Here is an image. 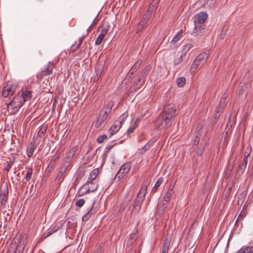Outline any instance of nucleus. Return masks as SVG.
Wrapping results in <instances>:
<instances>
[{
    "label": "nucleus",
    "mask_w": 253,
    "mask_h": 253,
    "mask_svg": "<svg viewBox=\"0 0 253 253\" xmlns=\"http://www.w3.org/2000/svg\"><path fill=\"white\" fill-rule=\"evenodd\" d=\"M16 90V85L13 84L11 82H8L6 85L4 86L2 90V95L4 97H9L11 98L10 101L7 103V108L8 112L11 114H16V102L15 98L16 95L14 94Z\"/></svg>",
    "instance_id": "obj_1"
},
{
    "label": "nucleus",
    "mask_w": 253,
    "mask_h": 253,
    "mask_svg": "<svg viewBox=\"0 0 253 253\" xmlns=\"http://www.w3.org/2000/svg\"><path fill=\"white\" fill-rule=\"evenodd\" d=\"M173 122L169 117H166L161 113L159 115L158 119L156 122V126L157 129H162L170 127Z\"/></svg>",
    "instance_id": "obj_2"
},
{
    "label": "nucleus",
    "mask_w": 253,
    "mask_h": 253,
    "mask_svg": "<svg viewBox=\"0 0 253 253\" xmlns=\"http://www.w3.org/2000/svg\"><path fill=\"white\" fill-rule=\"evenodd\" d=\"M127 115L125 114H123L120 116L118 120L115 121L113 125L109 129V133H110V137L116 133L121 128L124 122L126 119Z\"/></svg>",
    "instance_id": "obj_3"
},
{
    "label": "nucleus",
    "mask_w": 253,
    "mask_h": 253,
    "mask_svg": "<svg viewBox=\"0 0 253 253\" xmlns=\"http://www.w3.org/2000/svg\"><path fill=\"white\" fill-rule=\"evenodd\" d=\"M161 113L166 117H169L170 120L174 122V118L177 115L176 107L173 103L169 104L164 107L163 111Z\"/></svg>",
    "instance_id": "obj_4"
},
{
    "label": "nucleus",
    "mask_w": 253,
    "mask_h": 253,
    "mask_svg": "<svg viewBox=\"0 0 253 253\" xmlns=\"http://www.w3.org/2000/svg\"><path fill=\"white\" fill-rule=\"evenodd\" d=\"M32 97V92L27 89H22L18 93V107L20 108L23 104L27 101H29Z\"/></svg>",
    "instance_id": "obj_5"
},
{
    "label": "nucleus",
    "mask_w": 253,
    "mask_h": 253,
    "mask_svg": "<svg viewBox=\"0 0 253 253\" xmlns=\"http://www.w3.org/2000/svg\"><path fill=\"white\" fill-rule=\"evenodd\" d=\"M113 106V102L110 101L104 106L103 109L99 112L98 118L106 121L108 115L112 111V107Z\"/></svg>",
    "instance_id": "obj_6"
},
{
    "label": "nucleus",
    "mask_w": 253,
    "mask_h": 253,
    "mask_svg": "<svg viewBox=\"0 0 253 253\" xmlns=\"http://www.w3.org/2000/svg\"><path fill=\"white\" fill-rule=\"evenodd\" d=\"M90 184L88 183H85L83 186H82L78 190L77 192V196L78 197L83 196L89 192H95L97 188V184H94L93 187H90Z\"/></svg>",
    "instance_id": "obj_7"
},
{
    "label": "nucleus",
    "mask_w": 253,
    "mask_h": 253,
    "mask_svg": "<svg viewBox=\"0 0 253 253\" xmlns=\"http://www.w3.org/2000/svg\"><path fill=\"white\" fill-rule=\"evenodd\" d=\"M131 168V164L126 163L124 164L120 168L116 174V178L119 180L122 179L127 173L129 172Z\"/></svg>",
    "instance_id": "obj_8"
},
{
    "label": "nucleus",
    "mask_w": 253,
    "mask_h": 253,
    "mask_svg": "<svg viewBox=\"0 0 253 253\" xmlns=\"http://www.w3.org/2000/svg\"><path fill=\"white\" fill-rule=\"evenodd\" d=\"M0 198L1 199V207L4 206L7 201V195L8 191L7 184H2L0 188Z\"/></svg>",
    "instance_id": "obj_9"
},
{
    "label": "nucleus",
    "mask_w": 253,
    "mask_h": 253,
    "mask_svg": "<svg viewBox=\"0 0 253 253\" xmlns=\"http://www.w3.org/2000/svg\"><path fill=\"white\" fill-rule=\"evenodd\" d=\"M226 105V97H222L220 100L219 103L216 108L214 119L217 120L219 117L223 108Z\"/></svg>",
    "instance_id": "obj_10"
},
{
    "label": "nucleus",
    "mask_w": 253,
    "mask_h": 253,
    "mask_svg": "<svg viewBox=\"0 0 253 253\" xmlns=\"http://www.w3.org/2000/svg\"><path fill=\"white\" fill-rule=\"evenodd\" d=\"M147 186L144 185L141 187V188L135 201L136 203L142 205L145 199V195L147 192Z\"/></svg>",
    "instance_id": "obj_11"
},
{
    "label": "nucleus",
    "mask_w": 253,
    "mask_h": 253,
    "mask_svg": "<svg viewBox=\"0 0 253 253\" xmlns=\"http://www.w3.org/2000/svg\"><path fill=\"white\" fill-rule=\"evenodd\" d=\"M208 58V53L206 52H203L199 54L195 59V62H197L200 64L203 65L207 60Z\"/></svg>",
    "instance_id": "obj_12"
},
{
    "label": "nucleus",
    "mask_w": 253,
    "mask_h": 253,
    "mask_svg": "<svg viewBox=\"0 0 253 253\" xmlns=\"http://www.w3.org/2000/svg\"><path fill=\"white\" fill-rule=\"evenodd\" d=\"M108 32V29L102 28L100 34L99 35L95 41V45H99L102 42Z\"/></svg>",
    "instance_id": "obj_13"
},
{
    "label": "nucleus",
    "mask_w": 253,
    "mask_h": 253,
    "mask_svg": "<svg viewBox=\"0 0 253 253\" xmlns=\"http://www.w3.org/2000/svg\"><path fill=\"white\" fill-rule=\"evenodd\" d=\"M237 115V112L236 110H233L230 115L229 116L227 126L232 127L235 124L236 122V117Z\"/></svg>",
    "instance_id": "obj_14"
},
{
    "label": "nucleus",
    "mask_w": 253,
    "mask_h": 253,
    "mask_svg": "<svg viewBox=\"0 0 253 253\" xmlns=\"http://www.w3.org/2000/svg\"><path fill=\"white\" fill-rule=\"evenodd\" d=\"M99 173V169H94L90 173L89 177H88L86 183L91 185L96 184L93 182V180H94L96 177Z\"/></svg>",
    "instance_id": "obj_15"
},
{
    "label": "nucleus",
    "mask_w": 253,
    "mask_h": 253,
    "mask_svg": "<svg viewBox=\"0 0 253 253\" xmlns=\"http://www.w3.org/2000/svg\"><path fill=\"white\" fill-rule=\"evenodd\" d=\"M208 17V15L205 12H201L197 15L196 22L198 24H203ZM196 21V20L195 21Z\"/></svg>",
    "instance_id": "obj_16"
},
{
    "label": "nucleus",
    "mask_w": 253,
    "mask_h": 253,
    "mask_svg": "<svg viewBox=\"0 0 253 253\" xmlns=\"http://www.w3.org/2000/svg\"><path fill=\"white\" fill-rule=\"evenodd\" d=\"M156 140L155 138H152L150 140L147 144L144 146L141 149H140V153L142 154L148 150H149L150 148L153 145V144L155 143Z\"/></svg>",
    "instance_id": "obj_17"
},
{
    "label": "nucleus",
    "mask_w": 253,
    "mask_h": 253,
    "mask_svg": "<svg viewBox=\"0 0 253 253\" xmlns=\"http://www.w3.org/2000/svg\"><path fill=\"white\" fill-rule=\"evenodd\" d=\"M250 155L249 153L245 154V156L243 162L242 164L240 165L239 167L238 171L240 172L241 173L244 172L248 163V157Z\"/></svg>",
    "instance_id": "obj_18"
},
{
    "label": "nucleus",
    "mask_w": 253,
    "mask_h": 253,
    "mask_svg": "<svg viewBox=\"0 0 253 253\" xmlns=\"http://www.w3.org/2000/svg\"><path fill=\"white\" fill-rule=\"evenodd\" d=\"M95 203L94 201L92 205V207L90 209V210L87 211V212L83 216L82 218V220L83 221H87L91 217L92 214L96 212V211L93 209V205Z\"/></svg>",
    "instance_id": "obj_19"
},
{
    "label": "nucleus",
    "mask_w": 253,
    "mask_h": 253,
    "mask_svg": "<svg viewBox=\"0 0 253 253\" xmlns=\"http://www.w3.org/2000/svg\"><path fill=\"white\" fill-rule=\"evenodd\" d=\"M236 253H253V247L244 246Z\"/></svg>",
    "instance_id": "obj_20"
},
{
    "label": "nucleus",
    "mask_w": 253,
    "mask_h": 253,
    "mask_svg": "<svg viewBox=\"0 0 253 253\" xmlns=\"http://www.w3.org/2000/svg\"><path fill=\"white\" fill-rule=\"evenodd\" d=\"M54 67V63L51 62L46 65L45 69L43 70L44 73V75H50L52 73V70Z\"/></svg>",
    "instance_id": "obj_21"
},
{
    "label": "nucleus",
    "mask_w": 253,
    "mask_h": 253,
    "mask_svg": "<svg viewBox=\"0 0 253 253\" xmlns=\"http://www.w3.org/2000/svg\"><path fill=\"white\" fill-rule=\"evenodd\" d=\"M170 244V241L169 239H166L164 242L163 246L162 249V253H168Z\"/></svg>",
    "instance_id": "obj_22"
},
{
    "label": "nucleus",
    "mask_w": 253,
    "mask_h": 253,
    "mask_svg": "<svg viewBox=\"0 0 253 253\" xmlns=\"http://www.w3.org/2000/svg\"><path fill=\"white\" fill-rule=\"evenodd\" d=\"M246 208H245V206H244L243 207V208L242 210V211H241L237 219L236 220V222H235V226H237V224H238V222H239V221L240 220H242L245 217V216H246Z\"/></svg>",
    "instance_id": "obj_23"
},
{
    "label": "nucleus",
    "mask_w": 253,
    "mask_h": 253,
    "mask_svg": "<svg viewBox=\"0 0 253 253\" xmlns=\"http://www.w3.org/2000/svg\"><path fill=\"white\" fill-rule=\"evenodd\" d=\"M183 33L182 30H180L178 32V33L174 37L170 44H171V46L172 44H175L177 42H178L181 38L182 37V34Z\"/></svg>",
    "instance_id": "obj_24"
},
{
    "label": "nucleus",
    "mask_w": 253,
    "mask_h": 253,
    "mask_svg": "<svg viewBox=\"0 0 253 253\" xmlns=\"http://www.w3.org/2000/svg\"><path fill=\"white\" fill-rule=\"evenodd\" d=\"M36 148V147L33 143H30V144L28 146V147L27 148V154L29 157H31L33 155Z\"/></svg>",
    "instance_id": "obj_25"
},
{
    "label": "nucleus",
    "mask_w": 253,
    "mask_h": 253,
    "mask_svg": "<svg viewBox=\"0 0 253 253\" xmlns=\"http://www.w3.org/2000/svg\"><path fill=\"white\" fill-rule=\"evenodd\" d=\"M141 205L140 204L136 203L135 201L133 205V208L131 210V213H134V214H136L139 211L141 210Z\"/></svg>",
    "instance_id": "obj_26"
},
{
    "label": "nucleus",
    "mask_w": 253,
    "mask_h": 253,
    "mask_svg": "<svg viewBox=\"0 0 253 253\" xmlns=\"http://www.w3.org/2000/svg\"><path fill=\"white\" fill-rule=\"evenodd\" d=\"M14 239L15 238H13L12 239L11 244L6 253H16V241Z\"/></svg>",
    "instance_id": "obj_27"
},
{
    "label": "nucleus",
    "mask_w": 253,
    "mask_h": 253,
    "mask_svg": "<svg viewBox=\"0 0 253 253\" xmlns=\"http://www.w3.org/2000/svg\"><path fill=\"white\" fill-rule=\"evenodd\" d=\"M205 30L203 24H198L196 21H195V31L197 34L202 32Z\"/></svg>",
    "instance_id": "obj_28"
},
{
    "label": "nucleus",
    "mask_w": 253,
    "mask_h": 253,
    "mask_svg": "<svg viewBox=\"0 0 253 253\" xmlns=\"http://www.w3.org/2000/svg\"><path fill=\"white\" fill-rule=\"evenodd\" d=\"M193 45L191 43H187L183 46L181 54L186 56V54L187 51L192 48Z\"/></svg>",
    "instance_id": "obj_29"
},
{
    "label": "nucleus",
    "mask_w": 253,
    "mask_h": 253,
    "mask_svg": "<svg viewBox=\"0 0 253 253\" xmlns=\"http://www.w3.org/2000/svg\"><path fill=\"white\" fill-rule=\"evenodd\" d=\"M151 11L148 9L141 21L142 22V23L146 24L151 17Z\"/></svg>",
    "instance_id": "obj_30"
},
{
    "label": "nucleus",
    "mask_w": 253,
    "mask_h": 253,
    "mask_svg": "<svg viewBox=\"0 0 253 253\" xmlns=\"http://www.w3.org/2000/svg\"><path fill=\"white\" fill-rule=\"evenodd\" d=\"M78 150V146H74L73 147H72L69 151V152H68L67 153V158L68 159H71L72 158L76 151H77Z\"/></svg>",
    "instance_id": "obj_31"
},
{
    "label": "nucleus",
    "mask_w": 253,
    "mask_h": 253,
    "mask_svg": "<svg viewBox=\"0 0 253 253\" xmlns=\"http://www.w3.org/2000/svg\"><path fill=\"white\" fill-rule=\"evenodd\" d=\"M173 193V189L169 187L168 191H167L165 195L163 201H164V202L166 203L168 202Z\"/></svg>",
    "instance_id": "obj_32"
},
{
    "label": "nucleus",
    "mask_w": 253,
    "mask_h": 253,
    "mask_svg": "<svg viewBox=\"0 0 253 253\" xmlns=\"http://www.w3.org/2000/svg\"><path fill=\"white\" fill-rule=\"evenodd\" d=\"M59 229V226L55 225L51 228L47 232V235L45 237H47L51 235L54 233L57 232Z\"/></svg>",
    "instance_id": "obj_33"
},
{
    "label": "nucleus",
    "mask_w": 253,
    "mask_h": 253,
    "mask_svg": "<svg viewBox=\"0 0 253 253\" xmlns=\"http://www.w3.org/2000/svg\"><path fill=\"white\" fill-rule=\"evenodd\" d=\"M186 82V79L184 77L179 78L176 80V84L178 87H183Z\"/></svg>",
    "instance_id": "obj_34"
},
{
    "label": "nucleus",
    "mask_w": 253,
    "mask_h": 253,
    "mask_svg": "<svg viewBox=\"0 0 253 253\" xmlns=\"http://www.w3.org/2000/svg\"><path fill=\"white\" fill-rule=\"evenodd\" d=\"M137 121L138 120L137 119L135 121V122L128 128L127 130L128 134L132 133L134 131V129L136 128V127L137 126Z\"/></svg>",
    "instance_id": "obj_35"
},
{
    "label": "nucleus",
    "mask_w": 253,
    "mask_h": 253,
    "mask_svg": "<svg viewBox=\"0 0 253 253\" xmlns=\"http://www.w3.org/2000/svg\"><path fill=\"white\" fill-rule=\"evenodd\" d=\"M105 121L97 118V120L94 123V126L96 128H100L101 127L102 125L104 123Z\"/></svg>",
    "instance_id": "obj_36"
},
{
    "label": "nucleus",
    "mask_w": 253,
    "mask_h": 253,
    "mask_svg": "<svg viewBox=\"0 0 253 253\" xmlns=\"http://www.w3.org/2000/svg\"><path fill=\"white\" fill-rule=\"evenodd\" d=\"M185 56L181 54L179 57L176 58L173 61V65L174 66H177L180 64H181L183 61V58H185Z\"/></svg>",
    "instance_id": "obj_37"
},
{
    "label": "nucleus",
    "mask_w": 253,
    "mask_h": 253,
    "mask_svg": "<svg viewBox=\"0 0 253 253\" xmlns=\"http://www.w3.org/2000/svg\"><path fill=\"white\" fill-rule=\"evenodd\" d=\"M128 205V202L127 201L123 202L120 206L119 211L122 212L124 211Z\"/></svg>",
    "instance_id": "obj_38"
},
{
    "label": "nucleus",
    "mask_w": 253,
    "mask_h": 253,
    "mask_svg": "<svg viewBox=\"0 0 253 253\" xmlns=\"http://www.w3.org/2000/svg\"><path fill=\"white\" fill-rule=\"evenodd\" d=\"M199 66H203L202 65L200 64L198 62H195V59L193 61L191 67V72H194L196 70V69Z\"/></svg>",
    "instance_id": "obj_39"
},
{
    "label": "nucleus",
    "mask_w": 253,
    "mask_h": 253,
    "mask_svg": "<svg viewBox=\"0 0 253 253\" xmlns=\"http://www.w3.org/2000/svg\"><path fill=\"white\" fill-rule=\"evenodd\" d=\"M107 138H108V136L107 135L103 134V135L98 136L97 138L96 141L98 143L101 144V143H103V141L105 140H106Z\"/></svg>",
    "instance_id": "obj_40"
},
{
    "label": "nucleus",
    "mask_w": 253,
    "mask_h": 253,
    "mask_svg": "<svg viewBox=\"0 0 253 253\" xmlns=\"http://www.w3.org/2000/svg\"><path fill=\"white\" fill-rule=\"evenodd\" d=\"M163 181V179L162 177H160L158 179L156 182L155 183V185L154 186L153 189H157L162 183Z\"/></svg>",
    "instance_id": "obj_41"
},
{
    "label": "nucleus",
    "mask_w": 253,
    "mask_h": 253,
    "mask_svg": "<svg viewBox=\"0 0 253 253\" xmlns=\"http://www.w3.org/2000/svg\"><path fill=\"white\" fill-rule=\"evenodd\" d=\"M46 129L43 127L40 128L38 132V134H37L38 136L40 137H43L44 135V134L46 132Z\"/></svg>",
    "instance_id": "obj_42"
},
{
    "label": "nucleus",
    "mask_w": 253,
    "mask_h": 253,
    "mask_svg": "<svg viewBox=\"0 0 253 253\" xmlns=\"http://www.w3.org/2000/svg\"><path fill=\"white\" fill-rule=\"evenodd\" d=\"M80 46V43H77V42H75L74 44H73L71 48V51L72 52H75Z\"/></svg>",
    "instance_id": "obj_43"
},
{
    "label": "nucleus",
    "mask_w": 253,
    "mask_h": 253,
    "mask_svg": "<svg viewBox=\"0 0 253 253\" xmlns=\"http://www.w3.org/2000/svg\"><path fill=\"white\" fill-rule=\"evenodd\" d=\"M32 173V169H29L26 175V179L27 181H29L31 179Z\"/></svg>",
    "instance_id": "obj_44"
},
{
    "label": "nucleus",
    "mask_w": 253,
    "mask_h": 253,
    "mask_svg": "<svg viewBox=\"0 0 253 253\" xmlns=\"http://www.w3.org/2000/svg\"><path fill=\"white\" fill-rule=\"evenodd\" d=\"M84 204V200L83 199L77 200L76 202V206L78 207H82Z\"/></svg>",
    "instance_id": "obj_45"
},
{
    "label": "nucleus",
    "mask_w": 253,
    "mask_h": 253,
    "mask_svg": "<svg viewBox=\"0 0 253 253\" xmlns=\"http://www.w3.org/2000/svg\"><path fill=\"white\" fill-rule=\"evenodd\" d=\"M246 89V87L243 85L241 86L238 90L239 95H242L245 92Z\"/></svg>",
    "instance_id": "obj_46"
},
{
    "label": "nucleus",
    "mask_w": 253,
    "mask_h": 253,
    "mask_svg": "<svg viewBox=\"0 0 253 253\" xmlns=\"http://www.w3.org/2000/svg\"><path fill=\"white\" fill-rule=\"evenodd\" d=\"M146 24L142 23V22L140 21L137 27V32L140 31L144 27Z\"/></svg>",
    "instance_id": "obj_47"
},
{
    "label": "nucleus",
    "mask_w": 253,
    "mask_h": 253,
    "mask_svg": "<svg viewBox=\"0 0 253 253\" xmlns=\"http://www.w3.org/2000/svg\"><path fill=\"white\" fill-rule=\"evenodd\" d=\"M206 4L209 6H212L214 5L216 0H206Z\"/></svg>",
    "instance_id": "obj_48"
},
{
    "label": "nucleus",
    "mask_w": 253,
    "mask_h": 253,
    "mask_svg": "<svg viewBox=\"0 0 253 253\" xmlns=\"http://www.w3.org/2000/svg\"><path fill=\"white\" fill-rule=\"evenodd\" d=\"M44 76H45L44 73L43 72V71L42 70L41 72L37 74V77L38 78V79L42 80Z\"/></svg>",
    "instance_id": "obj_49"
},
{
    "label": "nucleus",
    "mask_w": 253,
    "mask_h": 253,
    "mask_svg": "<svg viewBox=\"0 0 253 253\" xmlns=\"http://www.w3.org/2000/svg\"><path fill=\"white\" fill-rule=\"evenodd\" d=\"M133 240H134L133 237H132V236L130 235V238L126 244V246H129V247L131 246V245L133 244Z\"/></svg>",
    "instance_id": "obj_50"
},
{
    "label": "nucleus",
    "mask_w": 253,
    "mask_h": 253,
    "mask_svg": "<svg viewBox=\"0 0 253 253\" xmlns=\"http://www.w3.org/2000/svg\"><path fill=\"white\" fill-rule=\"evenodd\" d=\"M13 163H14L13 161H12V162L10 161L7 164V167L6 168V170L7 171H8L9 170V169L11 168V166H12V164H13Z\"/></svg>",
    "instance_id": "obj_51"
},
{
    "label": "nucleus",
    "mask_w": 253,
    "mask_h": 253,
    "mask_svg": "<svg viewBox=\"0 0 253 253\" xmlns=\"http://www.w3.org/2000/svg\"><path fill=\"white\" fill-rule=\"evenodd\" d=\"M140 64H138L137 63H136L135 64L133 65V66L132 67V70H133L134 71H135L138 69V68L139 67Z\"/></svg>",
    "instance_id": "obj_52"
},
{
    "label": "nucleus",
    "mask_w": 253,
    "mask_h": 253,
    "mask_svg": "<svg viewBox=\"0 0 253 253\" xmlns=\"http://www.w3.org/2000/svg\"><path fill=\"white\" fill-rule=\"evenodd\" d=\"M84 38V36H83V37L80 38L79 39V43H80V45H81V44H82V42L83 41Z\"/></svg>",
    "instance_id": "obj_53"
},
{
    "label": "nucleus",
    "mask_w": 253,
    "mask_h": 253,
    "mask_svg": "<svg viewBox=\"0 0 253 253\" xmlns=\"http://www.w3.org/2000/svg\"><path fill=\"white\" fill-rule=\"evenodd\" d=\"M167 203H166V202H164V203H163V204H162V208H163V210L166 208V204H167Z\"/></svg>",
    "instance_id": "obj_54"
},
{
    "label": "nucleus",
    "mask_w": 253,
    "mask_h": 253,
    "mask_svg": "<svg viewBox=\"0 0 253 253\" xmlns=\"http://www.w3.org/2000/svg\"><path fill=\"white\" fill-rule=\"evenodd\" d=\"M92 24H91V25L89 27V28H88V29H87V31H88V32H89V31H90L91 30V28H92Z\"/></svg>",
    "instance_id": "obj_55"
},
{
    "label": "nucleus",
    "mask_w": 253,
    "mask_h": 253,
    "mask_svg": "<svg viewBox=\"0 0 253 253\" xmlns=\"http://www.w3.org/2000/svg\"><path fill=\"white\" fill-rule=\"evenodd\" d=\"M59 155H58L57 156L56 158L54 160V162H55L57 159H59Z\"/></svg>",
    "instance_id": "obj_56"
},
{
    "label": "nucleus",
    "mask_w": 253,
    "mask_h": 253,
    "mask_svg": "<svg viewBox=\"0 0 253 253\" xmlns=\"http://www.w3.org/2000/svg\"><path fill=\"white\" fill-rule=\"evenodd\" d=\"M97 79H98V77L97 76L96 77V78H94V79H93L94 82H95L96 80H97Z\"/></svg>",
    "instance_id": "obj_57"
},
{
    "label": "nucleus",
    "mask_w": 253,
    "mask_h": 253,
    "mask_svg": "<svg viewBox=\"0 0 253 253\" xmlns=\"http://www.w3.org/2000/svg\"><path fill=\"white\" fill-rule=\"evenodd\" d=\"M89 185H90V187H93V185H91V184H90Z\"/></svg>",
    "instance_id": "obj_58"
},
{
    "label": "nucleus",
    "mask_w": 253,
    "mask_h": 253,
    "mask_svg": "<svg viewBox=\"0 0 253 253\" xmlns=\"http://www.w3.org/2000/svg\"><path fill=\"white\" fill-rule=\"evenodd\" d=\"M147 68H148V69H146V71L149 70V67H147Z\"/></svg>",
    "instance_id": "obj_59"
},
{
    "label": "nucleus",
    "mask_w": 253,
    "mask_h": 253,
    "mask_svg": "<svg viewBox=\"0 0 253 253\" xmlns=\"http://www.w3.org/2000/svg\"><path fill=\"white\" fill-rule=\"evenodd\" d=\"M12 129H13V125H12Z\"/></svg>",
    "instance_id": "obj_60"
}]
</instances>
